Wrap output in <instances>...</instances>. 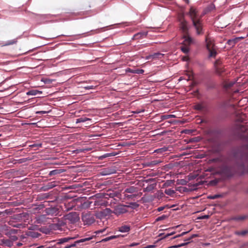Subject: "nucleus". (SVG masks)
I'll list each match as a JSON object with an SVG mask.
<instances>
[{
	"mask_svg": "<svg viewBox=\"0 0 248 248\" xmlns=\"http://www.w3.org/2000/svg\"><path fill=\"white\" fill-rule=\"evenodd\" d=\"M238 38L230 39L227 41V44L229 46H233L237 42Z\"/></svg>",
	"mask_w": 248,
	"mask_h": 248,
	"instance_id": "c85d7f7f",
	"label": "nucleus"
},
{
	"mask_svg": "<svg viewBox=\"0 0 248 248\" xmlns=\"http://www.w3.org/2000/svg\"><path fill=\"white\" fill-rule=\"evenodd\" d=\"M181 49L185 53H187L189 50V47L184 45L181 46Z\"/></svg>",
	"mask_w": 248,
	"mask_h": 248,
	"instance_id": "473e14b6",
	"label": "nucleus"
},
{
	"mask_svg": "<svg viewBox=\"0 0 248 248\" xmlns=\"http://www.w3.org/2000/svg\"><path fill=\"white\" fill-rule=\"evenodd\" d=\"M112 173V172L111 171L110 169H105L102 172L103 175H108Z\"/></svg>",
	"mask_w": 248,
	"mask_h": 248,
	"instance_id": "f704fd0d",
	"label": "nucleus"
},
{
	"mask_svg": "<svg viewBox=\"0 0 248 248\" xmlns=\"http://www.w3.org/2000/svg\"><path fill=\"white\" fill-rule=\"evenodd\" d=\"M180 28L184 35L188 34V22L185 20L183 16L179 17Z\"/></svg>",
	"mask_w": 248,
	"mask_h": 248,
	"instance_id": "0eeeda50",
	"label": "nucleus"
},
{
	"mask_svg": "<svg viewBox=\"0 0 248 248\" xmlns=\"http://www.w3.org/2000/svg\"><path fill=\"white\" fill-rule=\"evenodd\" d=\"M188 243H189V242H186V243H182V244L178 245L173 246L171 248H180V247H182L183 246H186V245H187Z\"/></svg>",
	"mask_w": 248,
	"mask_h": 248,
	"instance_id": "4c0bfd02",
	"label": "nucleus"
},
{
	"mask_svg": "<svg viewBox=\"0 0 248 248\" xmlns=\"http://www.w3.org/2000/svg\"><path fill=\"white\" fill-rule=\"evenodd\" d=\"M105 230V229H102V230H98L96 233H102L103 232H104V231Z\"/></svg>",
	"mask_w": 248,
	"mask_h": 248,
	"instance_id": "5fc2aeb1",
	"label": "nucleus"
},
{
	"mask_svg": "<svg viewBox=\"0 0 248 248\" xmlns=\"http://www.w3.org/2000/svg\"><path fill=\"white\" fill-rule=\"evenodd\" d=\"M138 191V188L136 187H135L134 186H130L129 187H128L126 188L124 190V193H134L135 192H137Z\"/></svg>",
	"mask_w": 248,
	"mask_h": 248,
	"instance_id": "dca6fc26",
	"label": "nucleus"
},
{
	"mask_svg": "<svg viewBox=\"0 0 248 248\" xmlns=\"http://www.w3.org/2000/svg\"><path fill=\"white\" fill-rule=\"evenodd\" d=\"M248 233V230H243L241 231H235L234 234L238 236H244Z\"/></svg>",
	"mask_w": 248,
	"mask_h": 248,
	"instance_id": "aec40b11",
	"label": "nucleus"
},
{
	"mask_svg": "<svg viewBox=\"0 0 248 248\" xmlns=\"http://www.w3.org/2000/svg\"><path fill=\"white\" fill-rule=\"evenodd\" d=\"M118 230L122 232H127L130 230V227L128 225H123L119 227Z\"/></svg>",
	"mask_w": 248,
	"mask_h": 248,
	"instance_id": "f3484780",
	"label": "nucleus"
},
{
	"mask_svg": "<svg viewBox=\"0 0 248 248\" xmlns=\"http://www.w3.org/2000/svg\"><path fill=\"white\" fill-rule=\"evenodd\" d=\"M93 236L85 237L79 240L74 241V237H64L59 239L57 242V245H61L60 248H71L76 247L81 243L85 242L91 240L93 238Z\"/></svg>",
	"mask_w": 248,
	"mask_h": 248,
	"instance_id": "f03ea898",
	"label": "nucleus"
},
{
	"mask_svg": "<svg viewBox=\"0 0 248 248\" xmlns=\"http://www.w3.org/2000/svg\"><path fill=\"white\" fill-rule=\"evenodd\" d=\"M129 207V205H126L124 204H120L116 205L114 207V210H113V214H115L117 216L124 214L128 212L127 208Z\"/></svg>",
	"mask_w": 248,
	"mask_h": 248,
	"instance_id": "423d86ee",
	"label": "nucleus"
},
{
	"mask_svg": "<svg viewBox=\"0 0 248 248\" xmlns=\"http://www.w3.org/2000/svg\"><path fill=\"white\" fill-rule=\"evenodd\" d=\"M167 217V216L166 215H162L160 217H158L156 219V220L158 221H160V220H164Z\"/></svg>",
	"mask_w": 248,
	"mask_h": 248,
	"instance_id": "ea45409f",
	"label": "nucleus"
},
{
	"mask_svg": "<svg viewBox=\"0 0 248 248\" xmlns=\"http://www.w3.org/2000/svg\"><path fill=\"white\" fill-rule=\"evenodd\" d=\"M209 216L208 215H205L202 217L203 218H208Z\"/></svg>",
	"mask_w": 248,
	"mask_h": 248,
	"instance_id": "13d9d810",
	"label": "nucleus"
},
{
	"mask_svg": "<svg viewBox=\"0 0 248 248\" xmlns=\"http://www.w3.org/2000/svg\"><path fill=\"white\" fill-rule=\"evenodd\" d=\"M163 234H164V233H160L159 236H161Z\"/></svg>",
	"mask_w": 248,
	"mask_h": 248,
	"instance_id": "680f3d73",
	"label": "nucleus"
},
{
	"mask_svg": "<svg viewBox=\"0 0 248 248\" xmlns=\"http://www.w3.org/2000/svg\"><path fill=\"white\" fill-rule=\"evenodd\" d=\"M17 42L16 39L8 41L5 44V46L11 45L16 44Z\"/></svg>",
	"mask_w": 248,
	"mask_h": 248,
	"instance_id": "e433bc0d",
	"label": "nucleus"
},
{
	"mask_svg": "<svg viewBox=\"0 0 248 248\" xmlns=\"http://www.w3.org/2000/svg\"><path fill=\"white\" fill-rule=\"evenodd\" d=\"M154 247H155L154 245H148V246H147L144 248H153Z\"/></svg>",
	"mask_w": 248,
	"mask_h": 248,
	"instance_id": "864d4df0",
	"label": "nucleus"
},
{
	"mask_svg": "<svg viewBox=\"0 0 248 248\" xmlns=\"http://www.w3.org/2000/svg\"><path fill=\"white\" fill-rule=\"evenodd\" d=\"M175 116L174 115L172 114H166L163 115L161 116L162 120H166L171 118H175Z\"/></svg>",
	"mask_w": 248,
	"mask_h": 248,
	"instance_id": "2f4dec72",
	"label": "nucleus"
},
{
	"mask_svg": "<svg viewBox=\"0 0 248 248\" xmlns=\"http://www.w3.org/2000/svg\"><path fill=\"white\" fill-rule=\"evenodd\" d=\"M109 156L110 155H109L108 154H105L103 155L100 156V159H102L103 158H106L107 157H108V156Z\"/></svg>",
	"mask_w": 248,
	"mask_h": 248,
	"instance_id": "de8ad7c7",
	"label": "nucleus"
},
{
	"mask_svg": "<svg viewBox=\"0 0 248 248\" xmlns=\"http://www.w3.org/2000/svg\"><path fill=\"white\" fill-rule=\"evenodd\" d=\"M62 172H63V171L62 170H54L49 172V175L50 176L56 175L62 173Z\"/></svg>",
	"mask_w": 248,
	"mask_h": 248,
	"instance_id": "b1692460",
	"label": "nucleus"
},
{
	"mask_svg": "<svg viewBox=\"0 0 248 248\" xmlns=\"http://www.w3.org/2000/svg\"><path fill=\"white\" fill-rule=\"evenodd\" d=\"M220 197H221V195H220L215 194L214 195H210V196H208V199L214 200V199H216L219 198Z\"/></svg>",
	"mask_w": 248,
	"mask_h": 248,
	"instance_id": "72a5a7b5",
	"label": "nucleus"
},
{
	"mask_svg": "<svg viewBox=\"0 0 248 248\" xmlns=\"http://www.w3.org/2000/svg\"><path fill=\"white\" fill-rule=\"evenodd\" d=\"M175 233V232H170V233H167L166 234L164 237H162L161 238V239H163V238H167L168 237H169V236H170V235H173V234Z\"/></svg>",
	"mask_w": 248,
	"mask_h": 248,
	"instance_id": "79ce46f5",
	"label": "nucleus"
},
{
	"mask_svg": "<svg viewBox=\"0 0 248 248\" xmlns=\"http://www.w3.org/2000/svg\"><path fill=\"white\" fill-rule=\"evenodd\" d=\"M130 204L132 205L134 207H138L139 206V204L136 202H131Z\"/></svg>",
	"mask_w": 248,
	"mask_h": 248,
	"instance_id": "8fccbe9b",
	"label": "nucleus"
},
{
	"mask_svg": "<svg viewBox=\"0 0 248 248\" xmlns=\"http://www.w3.org/2000/svg\"><path fill=\"white\" fill-rule=\"evenodd\" d=\"M22 245V244L21 243H18V244H17V245H18V246H21Z\"/></svg>",
	"mask_w": 248,
	"mask_h": 248,
	"instance_id": "052dcab7",
	"label": "nucleus"
},
{
	"mask_svg": "<svg viewBox=\"0 0 248 248\" xmlns=\"http://www.w3.org/2000/svg\"><path fill=\"white\" fill-rule=\"evenodd\" d=\"M119 237V235H112L109 237H107L101 240V242H107L115 238H117Z\"/></svg>",
	"mask_w": 248,
	"mask_h": 248,
	"instance_id": "cd10ccee",
	"label": "nucleus"
},
{
	"mask_svg": "<svg viewBox=\"0 0 248 248\" xmlns=\"http://www.w3.org/2000/svg\"><path fill=\"white\" fill-rule=\"evenodd\" d=\"M220 171L221 174L224 176L230 177L233 176L235 170L232 166L224 165L220 168Z\"/></svg>",
	"mask_w": 248,
	"mask_h": 248,
	"instance_id": "39448f33",
	"label": "nucleus"
},
{
	"mask_svg": "<svg viewBox=\"0 0 248 248\" xmlns=\"http://www.w3.org/2000/svg\"><path fill=\"white\" fill-rule=\"evenodd\" d=\"M246 116L242 113H238L236 115V120L238 122H243L245 120Z\"/></svg>",
	"mask_w": 248,
	"mask_h": 248,
	"instance_id": "6ab92c4d",
	"label": "nucleus"
},
{
	"mask_svg": "<svg viewBox=\"0 0 248 248\" xmlns=\"http://www.w3.org/2000/svg\"><path fill=\"white\" fill-rule=\"evenodd\" d=\"M139 245V243H131L130 245V247H134V246H137Z\"/></svg>",
	"mask_w": 248,
	"mask_h": 248,
	"instance_id": "3c124183",
	"label": "nucleus"
},
{
	"mask_svg": "<svg viewBox=\"0 0 248 248\" xmlns=\"http://www.w3.org/2000/svg\"><path fill=\"white\" fill-rule=\"evenodd\" d=\"M216 70V73L219 75V76H222L223 75V73L225 71V69L223 66H220V69L219 70Z\"/></svg>",
	"mask_w": 248,
	"mask_h": 248,
	"instance_id": "bb28decb",
	"label": "nucleus"
},
{
	"mask_svg": "<svg viewBox=\"0 0 248 248\" xmlns=\"http://www.w3.org/2000/svg\"><path fill=\"white\" fill-rule=\"evenodd\" d=\"M65 217V222H59L56 225L57 229L61 231L64 230L67 223L74 224L78 222L79 219L78 214L76 212L70 213L66 215Z\"/></svg>",
	"mask_w": 248,
	"mask_h": 248,
	"instance_id": "20e7f679",
	"label": "nucleus"
},
{
	"mask_svg": "<svg viewBox=\"0 0 248 248\" xmlns=\"http://www.w3.org/2000/svg\"><path fill=\"white\" fill-rule=\"evenodd\" d=\"M144 70L143 69H138L136 71L135 73L138 74H142L144 73Z\"/></svg>",
	"mask_w": 248,
	"mask_h": 248,
	"instance_id": "37998d69",
	"label": "nucleus"
},
{
	"mask_svg": "<svg viewBox=\"0 0 248 248\" xmlns=\"http://www.w3.org/2000/svg\"><path fill=\"white\" fill-rule=\"evenodd\" d=\"M105 211L108 214H112L113 213V211L111 210L109 208H106L105 210Z\"/></svg>",
	"mask_w": 248,
	"mask_h": 248,
	"instance_id": "c03bdc74",
	"label": "nucleus"
},
{
	"mask_svg": "<svg viewBox=\"0 0 248 248\" xmlns=\"http://www.w3.org/2000/svg\"><path fill=\"white\" fill-rule=\"evenodd\" d=\"M235 84V82L232 81H225L223 83L224 87L226 89H229Z\"/></svg>",
	"mask_w": 248,
	"mask_h": 248,
	"instance_id": "a211bd4d",
	"label": "nucleus"
},
{
	"mask_svg": "<svg viewBox=\"0 0 248 248\" xmlns=\"http://www.w3.org/2000/svg\"><path fill=\"white\" fill-rule=\"evenodd\" d=\"M82 220L84 224L86 225H91L95 221L94 217L93 216L88 214L83 215Z\"/></svg>",
	"mask_w": 248,
	"mask_h": 248,
	"instance_id": "6e6552de",
	"label": "nucleus"
},
{
	"mask_svg": "<svg viewBox=\"0 0 248 248\" xmlns=\"http://www.w3.org/2000/svg\"><path fill=\"white\" fill-rule=\"evenodd\" d=\"M206 46L207 49L214 48L215 45L213 40L208 36H206L205 38Z\"/></svg>",
	"mask_w": 248,
	"mask_h": 248,
	"instance_id": "9b49d317",
	"label": "nucleus"
},
{
	"mask_svg": "<svg viewBox=\"0 0 248 248\" xmlns=\"http://www.w3.org/2000/svg\"><path fill=\"white\" fill-rule=\"evenodd\" d=\"M147 34H148V32H144V31L140 32H138V33L135 34L134 35L133 39L134 40L141 39V38L146 37L147 36Z\"/></svg>",
	"mask_w": 248,
	"mask_h": 248,
	"instance_id": "f8f14e48",
	"label": "nucleus"
},
{
	"mask_svg": "<svg viewBox=\"0 0 248 248\" xmlns=\"http://www.w3.org/2000/svg\"><path fill=\"white\" fill-rule=\"evenodd\" d=\"M223 66L222 64V62L220 60H217L214 64V66L215 68V69H217V70H219V69H220V66Z\"/></svg>",
	"mask_w": 248,
	"mask_h": 248,
	"instance_id": "5701e85b",
	"label": "nucleus"
},
{
	"mask_svg": "<svg viewBox=\"0 0 248 248\" xmlns=\"http://www.w3.org/2000/svg\"><path fill=\"white\" fill-rule=\"evenodd\" d=\"M198 236V234H194L192 235L189 238L187 239L186 240L189 241L191 239H193V238H194L195 237H197Z\"/></svg>",
	"mask_w": 248,
	"mask_h": 248,
	"instance_id": "a18cd8bd",
	"label": "nucleus"
},
{
	"mask_svg": "<svg viewBox=\"0 0 248 248\" xmlns=\"http://www.w3.org/2000/svg\"><path fill=\"white\" fill-rule=\"evenodd\" d=\"M189 15L192 22L197 35H202L204 33L202 17L199 16L196 9L191 7L189 11Z\"/></svg>",
	"mask_w": 248,
	"mask_h": 248,
	"instance_id": "7ed1b4c3",
	"label": "nucleus"
},
{
	"mask_svg": "<svg viewBox=\"0 0 248 248\" xmlns=\"http://www.w3.org/2000/svg\"><path fill=\"white\" fill-rule=\"evenodd\" d=\"M91 119H90V118H87L85 117H80L79 118L76 119V123L77 124L79 123H84L87 121H91Z\"/></svg>",
	"mask_w": 248,
	"mask_h": 248,
	"instance_id": "4be33fe9",
	"label": "nucleus"
},
{
	"mask_svg": "<svg viewBox=\"0 0 248 248\" xmlns=\"http://www.w3.org/2000/svg\"><path fill=\"white\" fill-rule=\"evenodd\" d=\"M184 41L182 43L183 45L189 47L193 42L192 38L189 37L188 34L187 35L184 34L183 35Z\"/></svg>",
	"mask_w": 248,
	"mask_h": 248,
	"instance_id": "9d476101",
	"label": "nucleus"
},
{
	"mask_svg": "<svg viewBox=\"0 0 248 248\" xmlns=\"http://www.w3.org/2000/svg\"><path fill=\"white\" fill-rule=\"evenodd\" d=\"M46 113L45 111H38L37 112V113L39 114H46Z\"/></svg>",
	"mask_w": 248,
	"mask_h": 248,
	"instance_id": "6e6d98bb",
	"label": "nucleus"
},
{
	"mask_svg": "<svg viewBox=\"0 0 248 248\" xmlns=\"http://www.w3.org/2000/svg\"><path fill=\"white\" fill-rule=\"evenodd\" d=\"M164 54L160 53H155L152 55H150L146 57V59H161L163 57Z\"/></svg>",
	"mask_w": 248,
	"mask_h": 248,
	"instance_id": "ddd939ff",
	"label": "nucleus"
},
{
	"mask_svg": "<svg viewBox=\"0 0 248 248\" xmlns=\"http://www.w3.org/2000/svg\"><path fill=\"white\" fill-rule=\"evenodd\" d=\"M38 93H42V92L36 90H32L31 91H29L27 93V95H36Z\"/></svg>",
	"mask_w": 248,
	"mask_h": 248,
	"instance_id": "a878e982",
	"label": "nucleus"
},
{
	"mask_svg": "<svg viewBox=\"0 0 248 248\" xmlns=\"http://www.w3.org/2000/svg\"><path fill=\"white\" fill-rule=\"evenodd\" d=\"M9 225H11L12 227L18 228H24L25 227V224L22 223H16L13 220H10L9 222Z\"/></svg>",
	"mask_w": 248,
	"mask_h": 248,
	"instance_id": "4468645a",
	"label": "nucleus"
},
{
	"mask_svg": "<svg viewBox=\"0 0 248 248\" xmlns=\"http://www.w3.org/2000/svg\"><path fill=\"white\" fill-rule=\"evenodd\" d=\"M124 197L127 198V199H131L133 198H135L137 196V195H136V194L128 195L126 194V193H124Z\"/></svg>",
	"mask_w": 248,
	"mask_h": 248,
	"instance_id": "58836bf2",
	"label": "nucleus"
},
{
	"mask_svg": "<svg viewBox=\"0 0 248 248\" xmlns=\"http://www.w3.org/2000/svg\"><path fill=\"white\" fill-rule=\"evenodd\" d=\"M94 206H97V207L102 206H106V205L105 204V201L101 200H98L97 201H95L94 203Z\"/></svg>",
	"mask_w": 248,
	"mask_h": 248,
	"instance_id": "412c9836",
	"label": "nucleus"
},
{
	"mask_svg": "<svg viewBox=\"0 0 248 248\" xmlns=\"http://www.w3.org/2000/svg\"><path fill=\"white\" fill-rule=\"evenodd\" d=\"M187 232H184L182 233H181L180 234L177 235L173 237L172 238L174 239V238H177L179 237L184 236V235L186 234Z\"/></svg>",
	"mask_w": 248,
	"mask_h": 248,
	"instance_id": "a19ab883",
	"label": "nucleus"
},
{
	"mask_svg": "<svg viewBox=\"0 0 248 248\" xmlns=\"http://www.w3.org/2000/svg\"><path fill=\"white\" fill-rule=\"evenodd\" d=\"M46 215H50L52 216H57L59 213V209L56 207H50L46 208L44 211Z\"/></svg>",
	"mask_w": 248,
	"mask_h": 248,
	"instance_id": "1a4fd4ad",
	"label": "nucleus"
},
{
	"mask_svg": "<svg viewBox=\"0 0 248 248\" xmlns=\"http://www.w3.org/2000/svg\"><path fill=\"white\" fill-rule=\"evenodd\" d=\"M164 209V207H159L157 208V210L158 211L160 212V211H161L162 210H163Z\"/></svg>",
	"mask_w": 248,
	"mask_h": 248,
	"instance_id": "603ef678",
	"label": "nucleus"
},
{
	"mask_svg": "<svg viewBox=\"0 0 248 248\" xmlns=\"http://www.w3.org/2000/svg\"><path fill=\"white\" fill-rule=\"evenodd\" d=\"M247 217H248V216H245V215L239 216L235 217H234L233 219L235 220H238V221H241V220H243L246 219Z\"/></svg>",
	"mask_w": 248,
	"mask_h": 248,
	"instance_id": "7c9ffc66",
	"label": "nucleus"
},
{
	"mask_svg": "<svg viewBox=\"0 0 248 248\" xmlns=\"http://www.w3.org/2000/svg\"><path fill=\"white\" fill-rule=\"evenodd\" d=\"M240 128L241 131L248 130V128L245 127L244 125H241ZM241 138L243 139L248 140V132L246 131L244 132L241 136Z\"/></svg>",
	"mask_w": 248,
	"mask_h": 248,
	"instance_id": "2eb2a0df",
	"label": "nucleus"
},
{
	"mask_svg": "<svg viewBox=\"0 0 248 248\" xmlns=\"http://www.w3.org/2000/svg\"><path fill=\"white\" fill-rule=\"evenodd\" d=\"M233 157L237 160L245 161L246 165L243 163L240 165L243 172L248 174V143L238 147L233 151Z\"/></svg>",
	"mask_w": 248,
	"mask_h": 248,
	"instance_id": "f257e3e1",
	"label": "nucleus"
},
{
	"mask_svg": "<svg viewBox=\"0 0 248 248\" xmlns=\"http://www.w3.org/2000/svg\"><path fill=\"white\" fill-rule=\"evenodd\" d=\"M13 237H14V238H13L14 240H17V237L16 236H13Z\"/></svg>",
	"mask_w": 248,
	"mask_h": 248,
	"instance_id": "bf43d9fd",
	"label": "nucleus"
},
{
	"mask_svg": "<svg viewBox=\"0 0 248 248\" xmlns=\"http://www.w3.org/2000/svg\"><path fill=\"white\" fill-rule=\"evenodd\" d=\"M84 88L86 90H90L94 89V86H87L84 87Z\"/></svg>",
	"mask_w": 248,
	"mask_h": 248,
	"instance_id": "49530a36",
	"label": "nucleus"
},
{
	"mask_svg": "<svg viewBox=\"0 0 248 248\" xmlns=\"http://www.w3.org/2000/svg\"><path fill=\"white\" fill-rule=\"evenodd\" d=\"M92 203V202L87 201V202H85V203H87L89 206H90V204Z\"/></svg>",
	"mask_w": 248,
	"mask_h": 248,
	"instance_id": "4d7b16f0",
	"label": "nucleus"
},
{
	"mask_svg": "<svg viewBox=\"0 0 248 248\" xmlns=\"http://www.w3.org/2000/svg\"><path fill=\"white\" fill-rule=\"evenodd\" d=\"M195 108L196 109L202 110L204 108V107H203V105L199 104L195 105Z\"/></svg>",
	"mask_w": 248,
	"mask_h": 248,
	"instance_id": "c9c22d12",
	"label": "nucleus"
},
{
	"mask_svg": "<svg viewBox=\"0 0 248 248\" xmlns=\"http://www.w3.org/2000/svg\"><path fill=\"white\" fill-rule=\"evenodd\" d=\"M208 51H209V57H215L217 53V51L216 50H215V49L214 48H211V49H208Z\"/></svg>",
	"mask_w": 248,
	"mask_h": 248,
	"instance_id": "393cba45",
	"label": "nucleus"
},
{
	"mask_svg": "<svg viewBox=\"0 0 248 248\" xmlns=\"http://www.w3.org/2000/svg\"><path fill=\"white\" fill-rule=\"evenodd\" d=\"M17 216H18V217H19V216H20V217H21V214H18V215H17Z\"/></svg>",
	"mask_w": 248,
	"mask_h": 248,
	"instance_id": "e2e57ef3",
	"label": "nucleus"
},
{
	"mask_svg": "<svg viewBox=\"0 0 248 248\" xmlns=\"http://www.w3.org/2000/svg\"><path fill=\"white\" fill-rule=\"evenodd\" d=\"M109 156L110 155H109L108 154H105L103 155L100 156V159H102L103 158H106L107 157H108V156Z\"/></svg>",
	"mask_w": 248,
	"mask_h": 248,
	"instance_id": "09e8293b",
	"label": "nucleus"
},
{
	"mask_svg": "<svg viewBox=\"0 0 248 248\" xmlns=\"http://www.w3.org/2000/svg\"><path fill=\"white\" fill-rule=\"evenodd\" d=\"M175 193V192L174 190H173L170 188L167 189L165 190V193L166 194L170 196H173Z\"/></svg>",
	"mask_w": 248,
	"mask_h": 248,
	"instance_id": "c756f323",
	"label": "nucleus"
}]
</instances>
